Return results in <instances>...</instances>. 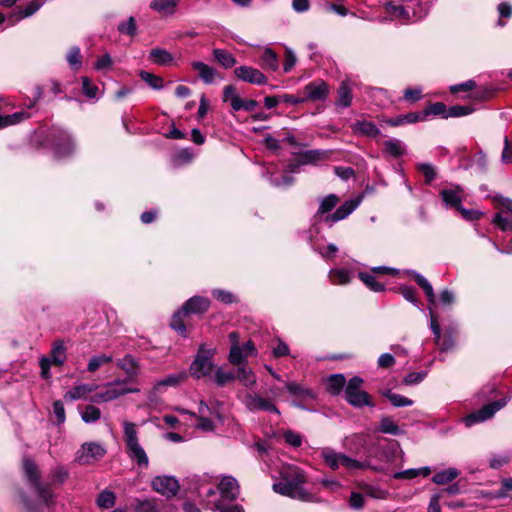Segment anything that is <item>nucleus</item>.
I'll list each match as a JSON object with an SVG mask.
<instances>
[{"mask_svg":"<svg viewBox=\"0 0 512 512\" xmlns=\"http://www.w3.org/2000/svg\"><path fill=\"white\" fill-rule=\"evenodd\" d=\"M24 475L38 499L46 506L54 505L56 495L52 485H62L69 478L68 469L61 464L51 467L48 478L49 482L41 481V471L37 464L29 457L23 458L22 462Z\"/></svg>","mask_w":512,"mask_h":512,"instance_id":"obj_1","label":"nucleus"},{"mask_svg":"<svg viewBox=\"0 0 512 512\" xmlns=\"http://www.w3.org/2000/svg\"><path fill=\"white\" fill-rule=\"evenodd\" d=\"M306 482L303 471L298 467H288L282 474V480L273 484V490L283 496L301 501H312V494L303 485Z\"/></svg>","mask_w":512,"mask_h":512,"instance_id":"obj_2","label":"nucleus"},{"mask_svg":"<svg viewBox=\"0 0 512 512\" xmlns=\"http://www.w3.org/2000/svg\"><path fill=\"white\" fill-rule=\"evenodd\" d=\"M339 198L335 194H329L320 199L319 208L315 214L318 221L332 225L340 220L347 218L359 205L357 200H348L343 205L338 207L335 212L328 214L338 204Z\"/></svg>","mask_w":512,"mask_h":512,"instance_id":"obj_3","label":"nucleus"},{"mask_svg":"<svg viewBox=\"0 0 512 512\" xmlns=\"http://www.w3.org/2000/svg\"><path fill=\"white\" fill-rule=\"evenodd\" d=\"M123 442L128 458L139 468L145 469L149 466V457L140 443L137 425L131 421L123 420Z\"/></svg>","mask_w":512,"mask_h":512,"instance_id":"obj_4","label":"nucleus"},{"mask_svg":"<svg viewBox=\"0 0 512 512\" xmlns=\"http://www.w3.org/2000/svg\"><path fill=\"white\" fill-rule=\"evenodd\" d=\"M321 457L325 464L332 470L339 469L340 466L344 467L348 471L371 469L376 472H381L382 468L375 466L369 459L359 461L351 458L343 453L336 452L335 450L325 447L321 450Z\"/></svg>","mask_w":512,"mask_h":512,"instance_id":"obj_5","label":"nucleus"},{"mask_svg":"<svg viewBox=\"0 0 512 512\" xmlns=\"http://www.w3.org/2000/svg\"><path fill=\"white\" fill-rule=\"evenodd\" d=\"M210 307V300L202 296H193L188 299L180 310L173 314L171 327L178 333L185 335L186 327L182 317L189 314H203Z\"/></svg>","mask_w":512,"mask_h":512,"instance_id":"obj_6","label":"nucleus"},{"mask_svg":"<svg viewBox=\"0 0 512 512\" xmlns=\"http://www.w3.org/2000/svg\"><path fill=\"white\" fill-rule=\"evenodd\" d=\"M139 389L127 387L126 379H117L112 382L106 383L101 387V390L91 396L90 401L93 403L110 402L119 397L136 393Z\"/></svg>","mask_w":512,"mask_h":512,"instance_id":"obj_7","label":"nucleus"},{"mask_svg":"<svg viewBox=\"0 0 512 512\" xmlns=\"http://www.w3.org/2000/svg\"><path fill=\"white\" fill-rule=\"evenodd\" d=\"M363 379L359 376H353L347 382L344 389V398L348 404L355 408H363L365 406L373 407L371 396L362 389Z\"/></svg>","mask_w":512,"mask_h":512,"instance_id":"obj_8","label":"nucleus"},{"mask_svg":"<svg viewBox=\"0 0 512 512\" xmlns=\"http://www.w3.org/2000/svg\"><path fill=\"white\" fill-rule=\"evenodd\" d=\"M214 354V349L201 345L194 361L190 365L191 375L197 379L210 375L214 368L212 361Z\"/></svg>","mask_w":512,"mask_h":512,"instance_id":"obj_9","label":"nucleus"},{"mask_svg":"<svg viewBox=\"0 0 512 512\" xmlns=\"http://www.w3.org/2000/svg\"><path fill=\"white\" fill-rule=\"evenodd\" d=\"M66 360V347L62 341L53 343L50 356H42L39 361L41 377L45 380L51 378L50 368L52 365L62 366Z\"/></svg>","mask_w":512,"mask_h":512,"instance_id":"obj_10","label":"nucleus"},{"mask_svg":"<svg viewBox=\"0 0 512 512\" xmlns=\"http://www.w3.org/2000/svg\"><path fill=\"white\" fill-rule=\"evenodd\" d=\"M285 387L289 394L295 397V400L292 401V405L297 408L310 410L307 407L308 404L314 402L317 399L316 392L304 384L297 382H286Z\"/></svg>","mask_w":512,"mask_h":512,"instance_id":"obj_11","label":"nucleus"},{"mask_svg":"<svg viewBox=\"0 0 512 512\" xmlns=\"http://www.w3.org/2000/svg\"><path fill=\"white\" fill-rule=\"evenodd\" d=\"M105 454L106 449L100 443L86 442L76 452L75 462L80 465H90L102 459Z\"/></svg>","mask_w":512,"mask_h":512,"instance_id":"obj_12","label":"nucleus"},{"mask_svg":"<svg viewBox=\"0 0 512 512\" xmlns=\"http://www.w3.org/2000/svg\"><path fill=\"white\" fill-rule=\"evenodd\" d=\"M242 403L251 412L265 411L274 414H280L272 398L263 397L255 392H247Z\"/></svg>","mask_w":512,"mask_h":512,"instance_id":"obj_13","label":"nucleus"},{"mask_svg":"<svg viewBox=\"0 0 512 512\" xmlns=\"http://www.w3.org/2000/svg\"><path fill=\"white\" fill-rule=\"evenodd\" d=\"M506 405L505 400H498L484 405L481 409L467 415L463 421L467 427L490 419L498 410Z\"/></svg>","mask_w":512,"mask_h":512,"instance_id":"obj_14","label":"nucleus"},{"mask_svg":"<svg viewBox=\"0 0 512 512\" xmlns=\"http://www.w3.org/2000/svg\"><path fill=\"white\" fill-rule=\"evenodd\" d=\"M52 149L56 158H66L74 153L75 144L66 131H58L53 134Z\"/></svg>","mask_w":512,"mask_h":512,"instance_id":"obj_15","label":"nucleus"},{"mask_svg":"<svg viewBox=\"0 0 512 512\" xmlns=\"http://www.w3.org/2000/svg\"><path fill=\"white\" fill-rule=\"evenodd\" d=\"M257 353L255 344L249 340L243 345L230 347L228 361L234 366L243 365L248 357L256 356Z\"/></svg>","mask_w":512,"mask_h":512,"instance_id":"obj_16","label":"nucleus"},{"mask_svg":"<svg viewBox=\"0 0 512 512\" xmlns=\"http://www.w3.org/2000/svg\"><path fill=\"white\" fill-rule=\"evenodd\" d=\"M305 93V101H325L330 93L329 85L322 79H316L305 85L303 89Z\"/></svg>","mask_w":512,"mask_h":512,"instance_id":"obj_17","label":"nucleus"},{"mask_svg":"<svg viewBox=\"0 0 512 512\" xmlns=\"http://www.w3.org/2000/svg\"><path fill=\"white\" fill-rule=\"evenodd\" d=\"M153 490L170 498L179 491V483L176 478L171 476H157L151 482Z\"/></svg>","mask_w":512,"mask_h":512,"instance_id":"obj_18","label":"nucleus"},{"mask_svg":"<svg viewBox=\"0 0 512 512\" xmlns=\"http://www.w3.org/2000/svg\"><path fill=\"white\" fill-rule=\"evenodd\" d=\"M221 499L218 501L232 502L239 496V485L237 480L232 476H225L221 479L217 487Z\"/></svg>","mask_w":512,"mask_h":512,"instance_id":"obj_19","label":"nucleus"},{"mask_svg":"<svg viewBox=\"0 0 512 512\" xmlns=\"http://www.w3.org/2000/svg\"><path fill=\"white\" fill-rule=\"evenodd\" d=\"M430 328L434 335L435 344L441 351H448L454 346V339L451 335H441V329L438 324L437 316L434 311L429 309Z\"/></svg>","mask_w":512,"mask_h":512,"instance_id":"obj_20","label":"nucleus"},{"mask_svg":"<svg viewBox=\"0 0 512 512\" xmlns=\"http://www.w3.org/2000/svg\"><path fill=\"white\" fill-rule=\"evenodd\" d=\"M235 76L247 83L255 85H264L267 83V77L258 69L251 66H240L234 70Z\"/></svg>","mask_w":512,"mask_h":512,"instance_id":"obj_21","label":"nucleus"},{"mask_svg":"<svg viewBox=\"0 0 512 512\" xmlns=\"http://www.w3.org/2000/svg\"><path fill=\"white\" fill-rule=\"evenodd\" d=\"M331 154L330 150L313 149L301 152L300 163L304 165H317L319 162L327 160Z\"/></svg>","mask_w":512,"mask_h":512,"instance_id":"obj_22","label":"nucleus"},{"mask_svg":"<svg viewBox=\"0 0 512 512\" xmlns=\"http://www.w3.org/2000/svg\"><path fill=\"white\" fill-rule=\"evenodd\" d=\"M440 194L442 200L447 206L454 209L461 208L463 191L459 186L443 189Z\"/></svg>","mask_w":512,"mask_h":512,"instance_id":"obj_23","label":"nucleus"},{"mask_svg":"<svg viewBox=\"0 0 512 512\" xmlns=\"http://www.w3.org/2000/svg\"><path fill=\"white\" fill-rule=\"evenodd\" d=\"M97 388L98 386L93 384H77L65 393L64 399L68 401L85 399L88 394L94 392Z\"/></svg>","mask_w":512,"mask_h":512,"instance_id":"obj_24","label":"nucleus"},{"mask_svg":"<svg viewBox=\"0 0 512 512\" xmlns=\"http://www.w3.org/2000/svg\"><path fill=\"white\" fill-rule=\"evenodd\" d=\"M192 68L198 72L199 78L206 84H211L215 81L217 71L201 61H195L192 64Z\"/></svg>","mask_w":512,"mask_h":512,"instance_id":"obj_25","label":"nucleus"},{"mask_svg":"<svg viewBox=\"0 0 512 512\" xmlns=\"http://www.w3.org/2000/svg\"><path fill=\"white\" fill-rule=\"evenodd\" d=\"M347 381L343 374H332L327 378V391L333 395H339L346 387Z\"/></svg>","mask_w":512,"mask_h":512,"instance_id":"obj_26","label":"nucleus"},{"mask_svg":"<svg viewBox=\"0 0 512 512\" xmlns=\"http://www.w3.org/2000/svg\"><path fill=\"white\" fill-rule=\"evenodd\" d=\"M352 89L348 81H342L337 90L336 105L338 107L347 108L352 103Z\"/></svg>","mask_w":512,"mask_h":512,"instance_id":"obj_27","label":"nucleus"},{"mask_svg":"<svg viewBox=\"0 0 512 512\" xmlns=\"http://www.w3.org/2000/svg\"><path fill=\"white\" fill-rule=\"evenodd\" d=\"M431 474V468L428 466L420 467V468H411L399 472H395L393 474V478L397 480H411L416 477L422 476L427 477Z\"/></svg>","mask_w":512,"mask_h":512,"instance_id":"obj_28","label":"nucleus"},{"mask_svg":"<svg viewBox=\"0 0 512 512\" xmlns=\"http://www.w3.org/2000/svg\"><path fill=\"white\" fill-rule=\"evenodd\" d=\"M236 378L247 388H253L256 384V376L246 364L237 366Z\"/></svg>","mask_w":512,"mask_h":512,"instance_id":"obj_29","label":"nucleus"},{"mask_svg":"<svg viewBox=\"0 0 512 512\" xmlns=\"http://www.w3.org/2000/svg\"><path fill=\"white\" fill-rule=\"evenodd\" d=\"M353 130L356 133L366 135L372 138H376L381 134L379 128L374 123L365 120L355 122L353 124Z\"/></svg>","mask_w":512,"mask_h":512,"instance_id":"obj_30","label":"nucleus"},{"mask_svg":"<svg viewBox=\"0 0 512 512\" xmlns=\"http://www.w3.org/2000/svg\"><path fill=\"white\" fill-rule=\"evenodd\" d=\"M459 475L460 471L458 469L450 467L436 472L432 477V481L437 485H445L455 480Z\"/></svg>","mask_w":512,"mask_h":512,"instance_id":"obj_31","label":"nucleus"},{"mask_svg":"<svg viewBox=\"0 0 512 512\" xmlns=\"http://www.w3.org/2000/svg\"><path fill=\"white\" fill-rule=\"evenodd\" d=\"M149 60L154 64L166 66L172 63L173 56L172 54L162 48H154L149 53Z\"/></svg>","mask_w":512,"mask_h":512,"instance_id":"obj_32","label":"nucleus"},{"mask_svg":"<svg viewBox=\"0 0 512 512\" xmlns=\"http://www.w3.org/2000/svg\"><path fill=\"white\" fill-rule=\"evenodd\" d=\"M260 65L263 69L276 71L279 67L278 56L272 49L265 48L260 58Z\"/></svg>","mask_w":512,"mask_h":512,"instance_id":"obj_33","label":"nucleus"},{"mask_svg":"<svg viewBox=\"0 0 512 512\" xmlns=\"http://www.w3.org/2000/svg\"><path fill=\"white\" fill-rule=\"evenodd\" d=\"M328 277L334 285H345L351 281L352 273L344 268L331 269Z\"/></svg>","mask_w":512,"mask_h":512,"instance_id":"obj_34","label":"nucleus"},{"mask_svg":"<svg viewBox=\"0 0 512 512\" xmlns=\"http://www.w3.org/2000/svg\"><path fill=\"white\" fill-rule=\"evenodd\" d=\"M213 56L215 60H217V62L225 69L232 68L237 63L236 58L231 53L223 49H214Z\"/></svg>","mask_w":512,"mask_h":512,"instance_id":"obj_35","label":"nucleus"},{"mask_svg":"<svg viewBox=\"0 0 512 512\" xmlns=\"http://www.w3.org/2000/svg\"><path fill=\"white\" fill-rule=\"evenodd\" d=\"M186 377L185 373H177V374H171L165 377L164 379L158 381L154 387L153 390L155 392H159L162 387H174L177 386L180 382H182Z\"/></svg>","mask_w":512,"mask_h":512,"instance_id":"obj_36","label":"nucleus"},{"mask_svg":"<svg viewBox=\"0 0 512 512\" xmlns=\"http://www.w3.org/2000/svg\"><path fill=\"white\" fill-rule=\"evenodd\" d=\"M197 493L199 497H201L205 501L206 508L211 509L214 507V502L217 501L211 500V498L216 495V489L214 488V486H206L204 483H202L197 487Z\"/></svg>","mask_w":512,"mask_h":512,"instance_id":"obj_37","label":"nucleus"},{"mask_svg":"<svg viewBox=\"0 0 512 512\" xmlns=\"http://www.w3.org/2000/svg\"><path fill=\"white\" fill-rule=\"evenodd\" d=\"M383 145L384 152L393 157H400L405 153V146L403 142L398 139L387 140Z\"/></svg>","mask_w":512,"mask_h":512,"instance_id":"obj_38","label":"nucleus"},{"mask_svg":"<svg viewBox=\"0 0 512 512\" xmlns=\"http://www.w3.org/2000/svg\"><path fill=\"white\" fill-rule=\"evenodd\" d=\"M177 5V0H153L150 3V8L159 12L172 14Z\"/></svg>","mask_w":512,"mask_h":512,"instance_id":"obj_39","label":"nucleus"},{"mask_svg":"<svg viewBox=\"0 0 512 512\" xmlns=\"http://www.w3.org/2000/svg\"><path fill=\"white\" fill-rule=\"evenodd\" d=\"M116 495L110 490H103L96 499V504L101 509H110L114 506Z\"/></svg>","mask_w":512,"mask_h":512,"instance_id":"obj_40","label":"nucleus"},{"mask_svg":"<svg viewBox=\"0 0 512 512\" xmlns=\"http://www.w3.org/2000/svg\"><path fill=\"white\" fill-rule=\"evenodd\" d=\"M382 395L386 397L395 407H405L413 405V401L411 399L403 395L393 393L391 390L384 391Z\"/></svg>","mask_w":512,"mask_h":512,"instance_id":"obj_41","label":"nucleus"},{"mask_svg":"<svg viewBox=\"0 0 512 512\" xmlns=\"http://www.w3.org/2000/svg\"><path fill=\"white\" fill-rule=\"evenodd\" d=\"M236 379V375L231 371H225L222 367H217L214 373V382L217 386L223 387Z\"/></svg>","mask_w":512,"mask_h":512,"instance_id":"obj_42","label":"nucleus"},{"mask_svg":"<svg viewBox=\"0 0 512 512\" xmlns=\"http://www.w3.org/2000/svg\"><path fill=\"white\" fill-rule=\"evenodd\" d=\"M493 223L503 231H511L512 213L504 214V211L498 212L493 218Z\"/></svg>","mask_w":512,"mask_h":512,"instance_id":"obj_43","label":"nucleus"},{"mask_svg":"<svg viewBox=\"0 0 512 512\" xmlns=\"http://www.w3.org/2000/svg\"><path fill=\"white\" fill-rule=\"evenodd\" d=\"M360 280L372 291L381 292L384 290V285L378 282L375 276L371 273L360 272L358 274Z\"/></svg>","mask_w":512,"mask_h":512,"instance_id":"obj_44","label":"nucleus"},{"mask_svg":"<svg viewBox=\"0 0 512 512\" xmlns=\"http://www.w3.org/2000/svg\"><path fill=\"white\" fill-rule=\"evenodd\" d=\"M135 512H159V507L154 499H136L134 504Z\"/></svg>","mask_w":512,"mask_h":512,"instance_id":"obj_45","label":"nucleus"},{"mask_svg":"<svg viewBox=\"0 0 512 512\" xmlns=\"http://www.w3.org/2000/svg\"><path fill=\"white\" fill-rule=\"evenodd\" d=\"M101 417V411L99 408L93 405H87L81 412V419L89 424L97 422Z\"/></svg>","mask_w":512,"mask_h":512,"instance_id":"obj_46","label":"nucleus"},{"mask_svg":"<svg viewBox=\"0 0 512 512\" xmlns=\"http://www.w3.org/2000/svg\"><path fill=\"white\" fill-rule=\"evenodd\" d=\"M117 365L122 368L130 378L136 376L138 373L136 362L130 355H127L123 359L119 360Z\"/></svg>","mask_w":512,"mask_h":512,"instance_id":"obj_47","label":"nucleus"},{"mask_svg":"<svg viewBox=\"0 0 512 512\" xmlns=\"http://www.w3.org/2000/svg\"><path fill=\"white\" fill-rule=\"evenodd\" d=\"M408 273H409V275H411L414 278V280L417 282V284L423 289L426 297L432 298L434 290H433V287L430 284V282L425 277H423L421 274L417 273L416 271H409Z\"/></svg>","mask_w":512,"mask_h":512,"instance_id":"obj_48","label":"nucleus"},{"mask_svg":"<svg viewBox=\"0 0 512 512\" xmlns=\"http://www.w3.org/2000/svg\"><path fill=\"white\" fill-rule=\"evenodd\" d=\"M112 361V356L98 354L93 356L88 363L87 370L91 373L97 371L101 366Z\"/></svg>","mask_w":512,"mask_h":512,"instance_id":"obj_49","label":"nucleus"},{"mask_svg":"<svg viewBox=\"0 0 512 512\" xmlns=\"http://www.w3.org/2000/svg\"><path fill=\"white\" fill-rule=\"evenodd\" d=\"M258 105V102L253 99L243 100L240 97H235L232 101V109L234 111H253Z\"/></svg>","mask_w":512,"mask_h":512,"instance_id":"obj_50","label":"nucleus"},{"mask_svg":"<svg viewBox=\"0 0 512 512\" xmlns=\"http://www.w3.org/2000/svg\"><path fill=\"white\" fill-rule=\"evenodd\" d=\"M379 431L384 434H390V435L400 434V429H399L398 425L390 417H383L381 419Z\"/></svg>","mask_w":512,"mask_h":512,"instance_id":"obj_51","label":"nucleus"},{"mask_svg":"<svg viewBox=\"0 0 512 512\" xmlns=\"http://www.w3.org/2000/svg\"><path fill=\"white\" fill-rule=\"evenodd\" d=\"M139 76L145 81L151 88L160 90L163 88V79L160 76L154 75L147 71H141Z\"/></svg>","mask_w":512,"mask_h":512,"instance_id":"obj_52","label":"nucleus"},{"mask_svg":"<svg viewBox=\"0 0 512 512\" xmlns=\"http://www.w3.org/2000/svg\"><path fill=\"white\" fill-rule=\"evenodd\" d=\"M44 4L43 0H32L21 11L20 19L27 18L36 13Z\"/></svg>","mask_w":512,"mask_h":512,"instance_id":"obj_53","label":"nucleus"},{"mask_svg":"<svg viewBox=\"0 0 512 512\" xmlns=\"http://www.w3.org/2000/svg\"><path fill=\"white\" fill-rule=\"evenodd\" d=\"M385 7H386L387 12L394 14L397 18L404 19V20L409 19V13L404 8V6H401V5L397 6V5L393 4V2H388L385 4Z\"/></svg>","mask_w":512,"mask_h":512,"instance_id":"obj_54","label":"nucleus"},{"mask_svg":"<svg viewBox=\"0 0 512 512\" xmlns=\"http://www.w3.org/2000/svg\"><path fill=\"white\" fill-rule=\"evenodd\" d=\"M211 510L217 512H245L244 508L239 504L225 505L222 501L214 502V507Z\"/></svg>","mask_w":512,"mask_h":512,"instance_id":"obj_55","label":"nucleus"},{"mask_svg":"<svg viewBox=\"0 0 512 512\" xmlns=\"http://www.w3.org/2000/svg\"><path fill=\"white\" fill-rule=\"evenodd\" d=\"M472 111L473 109L470 106H451L444 117H461L470 114Z\"/></svg>","mask_w":512,"mask_h":512,"instance_id":"obj_56","label":"nucleus"},{"mask_svg":"<svg viewBox=\"0 0 512 512\" xmlns=\"http://www.w3.org/2000/svg\"><path fill=\"white\" fill-rule=\"evenodd\" d=\"M447 112V108H446V105L441 103V102H436V103H433L431 105H429L424 111H423V115H424V120L427 118V116L429 115H443Z\"/></svg>","mask_w":512,"mask_h":512,"instance_id":"obj_57","label":"nucleus"},{"mask_svg":"<svg viewBox=\"0 0 512 512\" xmlns=\"http://www.w3.org/2000/svg\"><path fill=\"white\" fill-rule=\"evenodd\" d=\"M212 295L215 299L225 304H232L236 301L235 296L231 292L222 289H214Z\"/></svg>","mask_w":512,"mask_h":512,"instance_id":"obj_58","label":"nucleus"},{"mask_svg":"<svg viewBox=\"0 0 512 512\" xmlns=\"http://www.w3.org/2000/svg\"><path fill=\"white\" fill-rule=\"evenodd\" d=\"M82 90L88 98L94 99L97 96L98 87L88 77H82Z\"/></svg>","mask_w":512,"mask_h":512,"instance_id":"obj_59","label":"nucleus"},{"mask_svg":"<svg viewBox=\"0 0 512 512\" xmlns=\"http://www.w3.org/2000/svg\"><path fill=\"white\" fill-rule=\"evenodd\" d=\"M418 170L424 175L426 183H430L436 178L435 168L431 164L421 163L418 165Z\"/></svg>","mask_w":512,"mask_h":512,"instance_id":"obj_60","label":"nucleus"},{"mask_svg":"<svg viewBox=\"0 0 512 512\" xmlns=\"http://www.w3.org/2000/svg\"><path fill=\"white\" fill-rule=\"evenodd\" d=\"M118 30L122 34L134 35L136 33V22L134 17H129V19L125 22H122L118 25Z\"/></svg>","mask_w":512,"mask_h":512,"instance_id":"obj_61","label":"nucleus"},{"mask_svg":"<svg viewBox=\"0 0 512 512\" xmlns=\"http://www.w3.org/2000/svg\"><path fill=\"white\" fill-rule=\"evenodd\" d=\"M283 437L285 442L292 447H299L302 444L301 435L292 430H286Z\"/></svg>","mask_w":512,"mask_h":512,"instance_id":"obj_62","label":"nucleus"},{"mask_svg":"<svg viewBox=\"0 0 512 512\" xmlns=\"http://www.w3.org/2000/svg\"><path fill=\"white\" fill-rule=\"evenodd\" d=\"M510 460V456L508 454H495L490 459V467L492 469H499L505 464H507Z\"/></svg>","mask_w":512,"mask_h":512,"instance_id":"obj_63","label":"nucleus"},{"mask_svg":"<svg viewBox=\"0 0 512 512\" xmlns=\"http://www.w3.org/2000/svg\"><path fill=\"white\" fill-rule=\"evenodd\" d=\"M67 61L72 67L81 65V53L78 47H72L67 54Z\"/></svg>","mask_w":512,"mask_h":512,"instance_id":"obj_64","label":"nucleus"}]
</instances>
